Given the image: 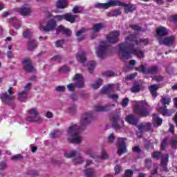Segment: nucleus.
Instances as JSON below:
<instances>
[{"instance_id":"obj_53","label":"nucleus","mask_w":177,"mask_h":177,"mask_svg":"<svg viewBox=\"0 0 177 177\" xmlns=\"http://www.w3.org/2000/svg\"><path fill=\"white\" fill-rule=\"evenodd\" d=\"M64 44V40H58L55 42L56 48H60Z\"/></svg>"},{"instance_id":"obj_24","label":"nucleus","mask_w":177,"mask_h":177,"mask_svg":"<svg viewBox=\"0 0 177 177\" xmlns=\"http://www.w3.org/2000/svg\"><path fill=\"white\" fill-rule=\"evenodd\" d=\"M102 82H103V80H102V79H97L93 84H91L90 86L91 89H93V90L99 89V88L102 86Z\"/></svg>"},{"instance_id":"obj_46","label":"nucleus","mask_w":177,"mask_h":177,"mask_svg":"<svg viewBox=\"0 0 177 177\" xmlns=\"http://www.w3.org/2000/svg\"><path fill=\"white\" fill-rule=\"evenodd\" d=\"M60 135H62V132H60L59 131H54L53 132H52L50 133L51 138H59V136H60Z\"/></svg>"},{"instance_id":"obj_33","label":"nucleus","mask_w":177,"mask_h":177,"mask_svg":"<svg viewBox=\"0 0 177 177\" xmlns=\"http://www.w3.org/2000/svg\"><path fill=\"white\" fill-rule=\"evenodd\" d=\"M84 32H85V29L84 28L76 32V37H77L78 41H82V39H85V37H84Z\"/></svg>"},{"instance_id":"obj_52","label":"nucleus","mask_w":177,"mask_h":177,"mask_svg":"<svg viewBox=\"0 0 177 177\" xmlns=\"http://www.w3.org/2000/svg\"><path fill=\"white\" fill-rule=\"evenodd\" d=\"M129 102V100L128 98H124L122 101V106L123 107H127V106H128Z\"/></svg>"},{"instance_id":"obj_40","label":"nucleus","mask_w":177,"mask_h":177,"mask_svg":"<svg viewBox=\"0 0 177 177\" xmlns=\"http://www.w3.org/2000/svg\"><path fill=\"white\" fill-rule=\"evenodd\" d=\"M125 3H122L119 0H112L111 6H124Z\"/></svg>"},{"instance_id":"obj_32","label":"nucleus","mask_w":177,"mask_h":177,"mask_svg":"<svg viewBox=\"0 0 177 177\" xmlns=\"http://www.w3.org/2000/svg\"><path fill=\"white\" fill-rule=\"evenodd\" d=\"M149 44V39H138L136 41V45H140V46H145Z\"/></svg>"},{"instance_id":"obj_64","label":"nucleus","mask_w":177,"mask_h":177,"mask_svg":"<svg viewBox=\"0 0 177 177\" xmlns=\"http://www.w3.org/2000/svg\"><path fill=\"white\" fill-rule=\"evenodd\" d=\"M46 116L47 118H53V113L52 112L48 111L46 113Z\"/></svg>"},{"instance_id":"obj_10","label":"nucleus","mask_w":177,"mask_h":177,"mask_svg":"<svg viewBox=\"0 0 177 177\" xmlns=\"http://www.w3.org/2000/svg\"><path fill=\"white\" fill-rule=\"evenodd\" d=\"M8 93H3L1 96V102L5 104H10L11 102H13L14 97L12 95H13V89L12 88H8Z\"/></svg>"},{"instance_id":"obj_38","label":"nucleus","mask_w":177,"mask_h":177,"mask_svg":"<svg viewBox=\"0 0 177 177\" xmlns=\"http://www.w3.org/2000/svg\"><path fill=\"white\" fill-rule=\"evenodd\" d=\"M75 156H77V151H71L64 153L66 158H72V157H75Z\"/></svg>"},{"instance_id":"obj_55","label":"nucleus","mask_w":177,"mask_h":177,"mask_svg":"<svg viewBox=\"0 0 177 177\" xmlns=\"http://www.w3.org/2000/svg\"><path fill=\"white\" fill-rule=\"evenodd\" d=\"M52 60L54 62H60L62 60V55H55L52 57Z\"/></svg>"},{"instance_id":"obj_47","label":"nucleus","mask_w":177,"mask_h":177,"mask_svg":"<svg viewBox=\"0 0 177 177\" xmlns=\"http://www.w3.org/2000/svg\"><path fill=\"white\" fill-rule=\"evenodd\" d=\"M83 9L81 6H75L73 9V13H81L82 12Z\"/></svg>"},{"instance_id":"obj_3","label":"nucleus","mask_w":177,"mask_h":177,"mask_svg":"<svg viewBox=\"0 0 177 177\" xmlns=\"http://www.w3.org/2000/svg\"><path fill=\"white\" fill-rule=\"evenodd\" d=\"M111 52V33L106 35L105 40L101 41L95 48V53L99 59L103 60L110 56Z\"/></svg>"},{"instance_id":"obj_23","label":"nucleus","mask_w":177,"mask_h":177,"mask_svg":"<svg viewBox=\"0 0 177 177\" xmlns=\"http://www.w3.org/2000/svg\"><path fill=\"white\" fill-rule=\"evenodd\" d=\"M151 127V122H146V123H141L138 126V130L140 132L141 131H148V129H150Z\"/></svg>"},{"instance_id":"obj_60","label":"nucleus","mask_w":177,"mask_h":177,"mask_svg":"<svg viewBox=\"0 0 177 177\" xmlns=\"http://www.w3.org/2000/svg\"><path fill=\"white\" fill-rule=\"evenodd\" d=\"M136 75H138V73L129 75L127 76L126 78H127V80H133V78H135V77H136Z\"/></svg>"},{"instance_id":"obj_34","label":"nucleus","mask_w":177,"mask_h":177,"mask_svg":"<svg viewBox=\"0 0 177 177\" xmlns=\"http://www.w3.org/2000/svg\"><path fill=\"white\" fill-rule=\"evenodd\" d=\"M167 164H168V155H165V156L162 158V162H161V166L163 168V171H167Z\"/></svg>"},{"instance_id":"obj_13","label":"nucleus","mask_w":177,"mask_h":177,"mask_svg":"<svg viewBox=\"0 0 177 177\" xmlns=\"http://www.w3.org/2000/svg\"><path fill=\"white\" fill-rule=\"evenodd\" d=\"M104 27H106V26H104V24H102V23L94 24L92 28V30L94 33L91 35V39H95V38L97 37V34L96 33L99 32V31H101V30H103Z\"/></svg>"},{"instance_id":"obj_48","label":"nucleus","mask_w":177,"mask_h":177,"mask_svg":"<svg viewBox=\"0 0 177 177\" xmlns=\"http://www.w3.org/2000/svg\"><path fill=\"white\" fill-rule=\"evenodd\" d=\"M31 30L28 29L23 32L24 38H30V37H31Z\"/></svg>"},{"instance_id":"obj_19","label":"nucleus","mask_w":177,"mask_h":177,"mask_svg":"<svg viewBox=\"0 0 177 177\" xmlns=\"http://www.w3.org/2000/svg\"><path fill=\"white\" fill-rule=\"evenodd\" d=\"M100 93L102 95H106L109 97H111L110 93H111V84L104 86L100 90Z\"/></svg>"},{"instance_id":"obj_35","label":"nucleus","mask_w":177,"mask_h":177,"mask_svg":"<svg viewBox=\"0 0 177 177\" xmlns=\"http://www.w3.org/2000/svg\"><path fill=\"white\" fill-rule=\"evenodd\" d=\"M85 175L86 177H95V175H96V171L93 169H87L85 171Z\"/></svg>"},{"instance_id":"obj_4","label":"nucleus","mask_w":177,"mask_h":177,"mask_svg":"<svg viewBox=\"0 0 177 177\" xmlns=\"http://www.w3.org/2000/svg\"><path fill=\"white\" fill-rule=\"evenodd\" d=\"M76 59L80 62L86 70H88L91 74H93L96 67V62H86V53L84 50H79L76 54Z\"/></svg>"},{"instance_id":"obj_54","label":"nucleus","mask_w":177,"mask_h":177,"mask_svg":"<svg viewBox=\"0 0 177 177\" xmlns=\"http://www.w3.org/2000/svg\"><path fill=\"white\" fill-rule=\"evenodd\" d=\"M120 171H122V167L120 165H116L115 167V174H120Z\"/></svg>"},{"instance_id":"obj_28","label":"nucleus","mask_w":177,"mask_h":177,"mask_svg":"<svg viewBox=\"0 0 177 177\" xmlns=\"http://www.w3.org/2000/svg\"><path fill=\"white\" fill-rule=\"evenodd\" d=\"M111 109V105L97 106L95 107V111H109Z\"/></svg>"},{"instance_id":"obj_6","label":"nucleus","mask_w":177,"mask_h":177,"mask_svg":"<svg viewBox=\"0 0 177 177\" xmlns=\"http://www.w3.org/2000/svg\"><path fill=\"white\" fill-rule=\"evenodd\" d=\"M135 112L141 117H147L149 114V111H146V109L149 106L146 101L135 102Z\"/></svg>"},{"instance_id":"obj_1","label":"nucleus","mask_w":177,"mask_h":177,"mask_svg":"<svg viewBox=\"0 0 177 177\" xmlns=\"http://www.w3.org/2000/svg\"><path fill=\"white\" fill-rule=\"evenodd\" d=\"M92 121V112H86L82 115L80 119V125L77 124L71 126L67 131L68 140L71 143H77V145L82 142V136L80 133V130L83 127H86Z\"/></svg>"},{"instance_id":"obj_25","label":"nucleus","mask_w":177,"mask_h":177,"mask_svg":"<svg viewBox=\"0 0 177 177\" xmlns=\"http://www.w3.org/2000/svg\"><path fill=\"white\" fill-rule=\"evenodd\" d=\"M162 123V120L158 118L157 114H154L153 117V127H160Z\"/></svg>"},{"instance_id":"obj_27","label":"nucleus","mask_w":177,"mask_h":177,"mask_svg":"<svg viewBox=\"0 0 177 177\" xmlns=\"http://www.w3.org/2000/svg\"><path fill=\"white\" fill-rule=\"evenodd\" d=\"M158 111L160 113H162L163 115H165L166 117H168L169 115H171L174 112V111H169V109H167V108H165V109H162V108L159 107L158 109Z\"/></svg>"},{"instance_id":"obj_61","label":"nucleus","mask_w":177,"mask_h":177,"mask_svg":"<svg viewBox=\"0 0 177 177\" xmlns=\"http://www.w3.org/2000/svg\"><path fill=\"white\" fill-rule=\"evenodd\" d=\"M6 168H8V165L5 162H1L0 164V169L1 170L6 169Z\"/></svg>"},{"instance_id":"obj_58","label":"nucleus","mask_w":177,"mask_h":177,"mask_svg":"<svg viewBox=\"0 0 177 177\" xmlns=\"http://www.w3.org/2000/svg\"><path fill=\"white\" fill-rule=\"evenodd\" d=\"M7 57L8 59H13V57H15V55H13V53L10 50H8L7 52Z\"/></svg>"},{"instance_id":"obj_9","label":"nucleus","mask_w":177,"mask_h":177,"mask_svg":"<svg viewBox=\"0 0 177 177\" xmlns=\"http://www.w3.org/2000/svg\"><path fill=\"white\" fill-rule=\"evenodd\" d=\"M30 89H31V83H28L24 86V90L18 93V99L20 100V102H27Z\"/></svg>"},{"instance_id":"obj_59","label":"nucleus","mask_w":177,"mask_h":177,"mask_svg":"<svg viewBox=\"0 0 177 177\" xmlns=\"http://www.w3.org/2000/svg\"><path fill=\"white\" fill-rule=\"evenodd\" d=\"M167 138H165L163 140L161 147H160L161 150H164V149H165V146H167Z\"/></svg>"},{"instance_id":"obj_17","label":"nucleus","mask_w":177,"mask_h":177,"mask_svg":"<svg viewBox=\"0 0 177 177\" xmlns=\"http://www.w3.org/2000/svg\"><path fill=\"white\" fill-rule=\"evenodd\" d=\"M94 7L97 9H109L111 7V0H109L107 3H96Z\"/></svg>"},{"instance_id":"obj_8","label":"nucleus","mask_w":177,"mask_h":177,"mask_svg":"<svg viewBox=\"0 0 177 177\" xmlns=\"http://www.w3.org/2000/svg\"><path fill=\"white\" fill-rule=\"evenodd\" d=\"M57 24L55 20L51 19L48 21L46 24L45 22H41L39 27L41 31H45L46 32H49V31H53L57 27Z\"/></svg>"},{"instance_id":"obj_21","label":"nucleus","mask_w":177,"mask_h":177,"mask_svg":"<svg viewBox=\"0 0 177 177\" xmlns=\"http://www.w3.org/2000/svg\"><path fill=\"white\" fill-rule=\"evenodd\" d=\"M160 88V85L153 84L149 86V92L151 93L153 97L157 96V91Z\"/></svg>"},{"instance_id":"obj_26","label":"nucleus","mask_w":177,"mask_h":177,"mask_svg":"<svg viewBox=\"0 0 177 177\" xmlns=\"http://www.w3.org/2000/svg\"><path fill=\"white\" fill-rule=\"evenodd\" d=\"M160 103L165 106V109H167V106H169V104L171 103V97L169 96L162 97Z\"/></svg>"},{"instance_id":"obj_45","label":"nucleus","mask_w":177,"mask_h":177,"mask_svg":"<svg viewBox=\"0 0 177 177\" xmlns=\"http://www.w3.org/2000/svg\"><path fill=\"white\" fill-rule=\"evenodd\" d=\"M59 73H68L70 71V68L67 66H63L59 70Z\"/></svg>"},{"instance_id":"obj_20","label":"nucleus","mask_w":177,"mask_h":177,"mask_svg":"<svg viewBox=\"0 0 177 177\" xmlns=\"http://www.w3.org/2000/svg\"><path fill=\"white\" fill-rule=\"evenodd\" d=\"M77 15H74L70 12L64 15V20H66V21H69V23H75V19H77Z\"/></svg>"},{"instance_id":"obj_51","label":"nucleus","mask_w":177,"mask_h":177,"mask_svg":"<svg viewBox=\"0 0 177 177\" xmlns=\"http://www.w3.org/2000/svg\"><path fill=\"white\" fill-rule=\"evenodd\" d=\"M111 100L112 102H114L115 104L118 102V95L117 94H112L111 95Z\"/></svg>"},{"instance_id":"obj_31","label":"nucleus","mask_w":177,"mask_h":177,"mask_svg":"<svg viewBox=\"0 0 177 177\" xmlns=\"http://www.w3.org/2000/svg\"><path fill=\"white\" fill-rule=\"evenodd\" d=\"M37 48V42L35 40L31 39L28 41V49L29 50H34Z\"/></svg>"},{"instance_id":"obj_15","label":"nucleus","mask_w":177,"mask_h":177,"mask_svg":"<svg viewBox=\"0 0 177 177\" xmlns=\"http://www.w3.org/2000/svg\"><path fill=\"white\" fill-rule=\"evenodd\" d=\"M56 32L57 34H59V32H62V34H64V35H66V37H71V34H73L71 30L65 28L63 25H60L57 28Z\"/></svg>"},{"instance_id":"obj_41","label":"nucleus","mask_w":177,"mask_h":177,"mask_svg":"<svg viewBox=\"0 0 177 177\" xmlns=\"http://www.w3.org/2000/svg\"><path fill=\"white\" fill-rule=\"evenodd\" d=\"M82 162H84V158L82 156H77L73 159V164L75 165L82 164Z\"/></svg>"},{"instance_id":"obj_42","label":"nucleus","mask_w":177,"mask_h":177,"mask_svg":"<svg viewBox=\"0 0 177 177\" xmlns=\"http://www.w3.org/2000/svg\"><path fill=\"white\" fill-rule=\"evenodd\" d=\"M86 154L87 156H89V157H91V158H96V154H95V151H93V149H88L86 151Z\"/></svg>"},{"instance_id":"obj_16","label":"nucleus","mask_w":177,"mask_h":177,"mask_svg":"<svg viewBox=\"0 0 177 177\" xmlns=\"http://www.w3.org/2000/svg\"><path fill=\"white\" fill-rule=\"evenodd\" d=\"M158 41L160 44H163L167 46H171L174 45V43L175 42V37H174V36H170L169 37L165 38L164 39L159 38Z\"/></svg>"},{"instance_id":"obj_49","label":"nucleus","mask_w":177,"mask_h":177,"mask_svg":"<svg viewBox=\"0 0 177 177\" xmlns=\"http://www.w3.org/2000/svg\"><path fill=\"white\" fill-rule=\"evenodd\" d=\"M57 92H64L66 91V86H58L55 88Z\"/></svg>"},{"instance_id":"obj_37","label":"nucleus","mask_w":177,"mask_h":177,"mask_svg":"<svg viewBox=\"0 0 177 177\" xmlns=\"http://www.w3.org/2000/svg\"><path fill=\"white\" fill-rule=\"evenodd\" d=\"M122 8H124V12L126 13H129V12H133L135 10V7H132L131 6H129L124 3V6H122Z\"/></svg>"},{"instance_id":"obj_5","label":"nucleus","mask_w":177,"mask_h":177,"mask_svg":"<svg viewBox=\"0 0 177 177\" xmlns=\"http://www.w3.org/2000/svg\"><path fill=\"white\" fill-rule=\"evenodd\" d=\"M73 81L75 84L71 83L66 86L68 91H70V92H74L75 88H82L85 87V78H84L82 74H75L73 77Z\"/></svg>"},{"instance_id":"obj_30","label":"nucleus","mask_w":177,"mask_h":177,"mask_svg":"<svg viewBox=\"0 0 177 177\" xmlns=\"http://www.w3.org/2000/svg\"><path fill=\"white\" fill-rule=\"evenodd\" d=\"M126 121L129 122V124L135 125L136 124V122H138V119H136L133 115H130L127 117Z\"/></svg>"},{"instance_id":"obj_7","label":"nucleus","mask_w":177,"mask_h":177,"mask_svg":"<svg viewBox=\"0 0 177 177\" xmlns=\"http://www.w3.org/2000/svg\"><path fill=\"white\" fill-rule=\"evenodd\" d=\"M28 113L31 115L26 118L27 121H29V122H37V124L42 122V118L39 116V112L37 108L30 109Z\"/></svg>"},{"instance_id":"obj_2","label":"nucleus","mask_w":177,"mask_h":177,"mask_svg":"<svg viewBox=\"0 0 177 177\" xmlns=\"http://www.w3.org/2000/svg\"><path fill=\"white\" fill-rule=\"evenodd\" d=\"M135 35H131L125 37V44H121L119 46V56L120 59H129L131 55H136L138 57H144L145 55L142 51H136L133 48V41H135Z\"/></svg>"},{"instance_id":"obj_39","label":"nucleus","mask_w":177,"mask_h":177,"mask_svg":"<svg viewBox=\"0 0 177 177\" xmlns=\"http://www.w3.org/2000/svg\"><path fill=\"white\" fill-rule=\"evenodd\" d=\"M112 122L114 123V124H113V127L115 128V129H118V128H120V127L118 124L120 122V117L119 116H117L116 118H113L112 119Z\"/></svg>"},{"instance_id":"obj_12","label":"nucleus","mask_w":177,"mask_h":177,"mask_svg":"<svg viewBox=\"0 0 177 177\" xmlns=\"http://www.w3.org/2000/svg\"><path fill=\"white\" fill-rule=\"evenodd\" d=\"M137 71H139V73H142V74H156L157 71H158V68L154 66L149 69L148 71L146 70V65L141 64V66L139 68H136Z\"/></svg>"},{"instance_id":"obj_50","label":"nucleus","mask_w":177,"mask_h":177,"mask_svg":"<svg viewBox=\"0 0 177 177\" xmlns=\"http://www.w3.org/2000/svg\"><path fill=\"white\" fill-rule=\"evenodd\" d=\"M23 158V156L21 154H17L12 157L11 160L13 161H16L17 160H21Z\"/></svg>"},{"instance_id":"obj_57","label":"nucleus","mask_w":177,"mask_h":177,"mask_svg":"<svg viewBox=\"0 0 177 177\" xmlns=\"http://www.w3.org/2000/svg\"><path fill=\"white\" fill-rule=\"evenodd\" d=\"M131 92H139L140 87L139 86H134L131 89Z\"/></svg>"},{"instance_id":"obj_63","label":"nucleus","mask_w":177,"mask_h":177,"mask_svg":"<svg viewBox=\"0 0 177 177\" xmlns=\"http://www.w3.org/2000/svg\"><path fill=\"white\" fill-rule=\"evenodd\" d=\"M104 77H111V71H106L104 72Z\"/></svg>"},{"instance_id":"obj_11","label":"nucleus","mask_w":177,"mask_h":177,"mask_svg":"<svg viewBox=\"0 0 177 177\" xmlns=\"http://www.w3.org/2000/svg\"><path fill=\"white\" fill-rule=\"evenodd\" d=\"M118 156H122V154H125L128 151L127 144H125V138H118Z\"/></svg>"},{"instance_id":"obj_36","label":"nucleus","mask_w":177,"mask_h":177,"mask_svg":"<svg viewBox=\"0 0 177 177\" xmlns=\"http://www.w3.org/2000/svg\"><path fill=\"white\" fill-rule=\"evenodd\" d=\"M118 37H120V32L117 31L112 32L111 42L115 44L118 41Z\"/></svg>"},{"instance_id":"obj_22","label":"nucleus","mask_w":177,"mask_h":177,"mask_svg":"<svg viewBox=\"0 0 177 177\" xmlns=\"http://www.w3.org/2000/svg\"><path fill=\"white\" fill-rule=\"evenodd\" d=\"M68 5V1L67 0H58L56 3V8L58 9H64Z\"/></svg>"},{"instance_id":"obj_62","label":"nucleus","mask_w":177,"mask_h":177,"mask_svg":"<svg viewBox=\"0 0 177 177\" xmlns=\"http://www.w3.org/2000/svg\"><path fill=\"white\" fill-rule=\"evenodd\" d=\"M121 15V11L120 10H116L113 12L112 16H120Z\"/></svg>"},{"instance_id":"obj_44","label":"nucleus","mask_w":177,"mask_h":177,"mask_svg":"<svg viewBox=\"0 0 177 177\" xmlns=\"http://www.w3.org/2000/svg\"><path fill=\"white\" fill-rule=\"evenodd\" d=\"M10 23L11 24H13V26H16V24H20V20L17 19L16 17H11L10 19Z\"/></svg>"},{"instance_id":"obj_56","label":"nucleus","mask_w":177,"mask_h":177,"mask_svg":"<svg viewBox=\"0 0 177 177\" xmlns=\"http://www.w3.org/2000/svg\"><path fill=\"white\" fill-rule=\"evenodd\" d=\"M160 156H161V153L158 151H155L152 154L153 158H160Z\"/></svg>"},{"instance_id":"obj_29","label":"nucleus","mask_w":177,"mask_h":177,"mask_svg":"<svg viewBox=\"0 0 177 177\" xmlns=\"http://www.w3.org/2000/svg\"><path fill=\"white\" fill-rule=\"evenodd\" d=\"M156 34H158L159 37L167 35V34H168V30H167V28L165 27H160L156 30Z\"/></svg>"},{"instance_id":"obj_43","label":"nucleus","mask_w":177,"mask_h":177,"mask_svg":"<svg viewBox=\"0 0 177 177\" xmlns=\"http://www.w3.org/2000/svg\"><path fill=\"white\" fill-rule=\"evenodd\" d=\"M53 20H54L55 23H57V21H62V20H64V15L54 16L53 17Z\"/></svg>"},{"instance_id":"obj_14","label":"nucleus","mask_w":177,"mask_h":177,"mask_svg":"<svg viewBox=\"0 0 177 177\" xmlns=\"http://www.w3.org/2000/svg\"><path fill=\"white\" fill-rule=\"evenodd\" d=\"M22 64L27 73H31V71H34V66H32L31 59L29 58H25L22 62Z\"/></svg>"},{"instance_id":"obj_18","label":"nucleus","mask_w":177,"mask_h":177,"mask_svg":"<svg viewBox=\"0 0 177 177\" xmlns=\"http://www.w3.org/2000/svg\"><path fill=\"white\" fill-rule=\"evenodd\" d=\"M19 12L22 16H28V15L32 13V10L30 7L24 6L19 8Z\"/></svg>"}]
</instances>
